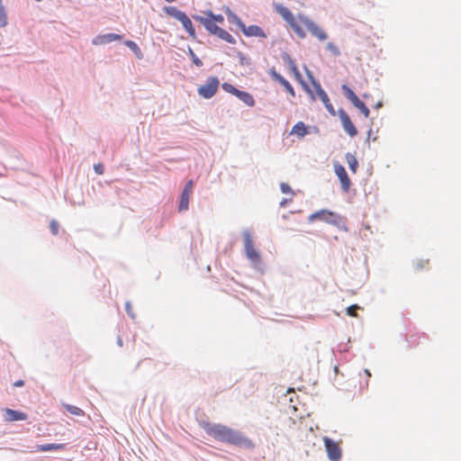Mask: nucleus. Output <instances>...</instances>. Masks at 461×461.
Here are the masks:
<instances>
[{
	"label": "nucleus",
	"mask_w": 461,
	"mask_h": 461,
	"mask_svg": "<svg viewBox=\"0 0 461 461\" xmlns=\"http://www.w3.org/2000/svg\"><path fill=\"white\" fill-rule=\"evenodd\" d=\"M276 10L299 38L304 39L306 37V32L303 29L305 27L320 41H324L328 39L327 32L304 14H299L295 16L287 7L282 5H276Z\"/></svg>",
	"instance_id": "nucleus-1"
},
{
	"label": "nucleus",
	"mask_w": 461,
	"mask_h": 461,
	"mask_svg": "<svg viewBox=\"0 0 461 461\" xmlns=\"http://www.w3.org/2000/svg\"><path fill=\"white\" fill-rule=\"evenodd\" d=\"M204 431L214 439L230 445L253 448V441L240 431L222 424H213L206 421L200 423Z\"/></svg>",
	"instance_id": "nucleus-2"
},
{
	"label": "nucleus",
	"mask_w": 461,
	"mask_h": 461,
	"mask_svg": "<svg viewBox=\"0 0 461 461\" xmlns=\"http://www.w3.org/2000/svg\"><path fill=\"white\" fill-rule=\"evenodd\" d=\"M321 221L328 224L338 226L340 221V217L338 213L329 210H320L309 215L308 221L313 222L315 221Z\"/></svg>",
	"instance_id": "nucleus-3"
},
{
	"label": "nucleus",
	"mask_w": 461,
	"mask_h": 461,
	"mask_svg": "<svg viewBox=\"0 0 461 461\" xmlns=\"http://www.w3.org/2000/svg\"><path fill=\"white\" fill-rule=\"evenodd\" d=\"M220 81L216 77L207 78L205 84L198 87V94L205 99L212 98L219 88Z\"/></svg>",
	"instance_id": "nucleus-4"
},
{
	"label": "nucleus",
	"mask_w": 461,
	"mask_h": 461,
	"mask_svg": "<svg viewBox=\"0 0 461 461\" xmlns=\"http://www.w3.org/2000/svg\"><path fill=\"white\" fill-rule=\"evenodd\" d=\"M342 91L345 96L357 107L366 118L369 117L370 111L367 106L357 97V95L347 85H342Z\"/></svg>",
	"instance_id": "nucleus-5"
},
{
	"label": "nucleus",
	"mask_w": 461,
	"mask_h": 461,
	"mask_svg": "<svg viewBox=\"0 0 461 461\" xmlns=\"http://www.w3.org/2000/svg\"><path fill=\"white\" fill-rule=\"evenodd\" d=\"M244 239V249L247 258L253 263L258 264L260 262V255L258 250L255 249L251 235L249 231H245L243 233Z\"/></svg>",
	"instance_id": "nucleus-6"
},
{
	"label": "nucleus",
	"mask_w": 461,
	"mask_h": 461,
	"mask_svg": "<svg viewBox=\"0 0 461 461\" xmlns=\"http://www.w3.org/2000/svg\"><path fill=\"white\" fill-rule=\"evenodd\" d=\"M237 25L240 28L242 32L248 37H259L266 38L267 34L258 25L246 26L237 16H234Z\"/></svg>",
	"instance_id": "nucleus-7"
},
{
	"label": "nucleus",
	"mask_w": 461,
	"mask_h": 461,
	"mask_svg": "<svg viewBox=\"0 0 461 461\" xmlns=\"http://www.w3.org/2000/svg\"><path fill=\"white\" fill-rule=\"evenodd\" d=\"M323 441L329 459L331 461L339 460L341 458V447L339 443L327 437L324 438Z\"/></svg>",
	"instance_id": "nucleus-8"
},
{
	"label": "nucleus",
	"mask_w": 461,
	"mask_h": 461,
	"mask_svg": "<svg viewBox=\"0 0 461 461\" xmlns=\"http://www.w3.org/2000/svg\"><path fill=\"white\" fill-rule=\"evenodd\" d=\"M339 117L340 119L342 127L344 131L351 137H355L357 134V130L355 127L354 123L351 122L348 114L343 110L339 109L338 111Z\"/></svg>",
	"instance_id": "nucleus-9"
},
{
	"label": "nucleus",
	"mask_w": 461,
	"mask_h": 461,
	"mask_svg": "<svg viewBox=\"0 0 461 461\" xmlns=\"http://www.w3.org/2000/svg\"><path fill=\"white\" fill-rule=\"evenodd\" d=\"M334 171H335L336 176L339 177V179L340 181L342 189L345 192H348L350 188L351 181L346 172L345 167L339 163H335L334 164Z\"/></svg>",
	"instance_id": "nucleus-10"
},
{
	"label": "nucleus",
	"mask_w": 461,
	"mask_h": 461,
	"mask_svg": "<svg viewBox=\"0 0 461 461\" xmlns=\"http://www.w3.org/2000/svg\"><path fill=\"white\" fill-rule=\"evenodd\" d=\"M193 180H189L185 185L180 197L179 211H186L188 209L189 198L193 191Z\"/></svg>",
	"instance_id": "nucleus-11"
},
{
	"label": "nucleus",
	"mask_w": 461,
	"mask_h": 461,
	"mask_svg": "<svg viewBox=\"0 0 461 461\" xmlns=\"http://www.w3.org/2000/svg\"><path fill=\"white\" fill-rule=\"evenodd\" d=\"M122 39V36L117 33H106L96 36L93 40L94 45H104L110 43L114 41H120Z\"/></svg>",
	"instance_id": "nucleus-12"
},
{
	"label": "nucleus",
	"mask_w": 461,
	"mask_h": 461,
	"mask_svg": "<svg viewBox=\"0 0 461 461\" xmlns=\"http://www.w3.org/2000/svg\"><path fill=\"white\" fill-rule=\"evenodd\" d=\"M269 74L271 77L277 81L281 86H283L292 96L295 95V92L292 85L284 77L278 74L275 68H271Z\"/></svg>",
	"instance_id": "nucleus-13"
},
{
	"label": "nucleus",
	"mask_w": 461,
	"mask_h": 461,
	"mask_svg": "<svg viewBox=\"0 0 461 461\" xmlns=\"http://www.w3.org/2000/svg\"><path fill=\"white\" fill-rule=\"evenodd\" d=\"M194 19L200 22L211 34H215L220 28L216 23H214L213 20L209 19L208 17L196 15L194 16Z\"/></svg>",
	"instance_id": "nucleus-14"
},
{
	"label": "nucleus",
	"mask_w": 461,
	"mask_h": 461,
	"mask_svg": "<svg viewBox=\"0 0 461 461\" xmlns=\"http://www.w3.org/2000/svg\"><path fill=\"white\" fill-rule=\"evenodd\" d=\"M5 420L7 421L24 420L27 419V415L24 412L14 411L12 409H5Z\"/></svg>",
	"instance_id": "nucleus-15"
},
{
	"label": "nucleus",
	"mask_w": 461,
	"mask_h": 461,
	"mask_svg": "<svg viewBox=\"0 0 461 461\" xmlns=\"http://www.w3.org/2000/svg\"><path fill=\"white\" fill-rule=\"evenodd\" d=\"M179 22L182 23L184 29L187 32L188 35L191 38L195 39L196 38L195 30H194V27L193 23L190 20V18L185 14L181 17Z\"/></svg>",
	"instance_id": "nucleus-16"
},
{
	"label": "nucleus",
	"mask_w": 461,
	"mask_h": 461,
	"mask_svg": "<svg viewBox=\"0 0 461 461\" xmlns=\"http://www.w3.org/2000/svg\"><path fill=\"white\" fill-rule=\"evenodd\" d=\"M290 133L303 138L309 133V131L308 127L303 122H298L293 126Z\"/></svg>",
	"instance_id": "nucleus-17"
},
{
	"label": "nucleus",
	"mask_w": 461,
	"mask_h": 461,
	"mask_svg": "<svg viewBox=\"0 0 461 461\" xmlns=\"http://www.w3.org/2000/svg\"><path fill=\"white\" fill-rule=\"evenodd\" d=\"M237 97L249 107H253L255 105V99L249 92L240 90Z\"/></svg>",
	"instance_id": "nucleus-18"
},
{
	"label": "nucleus",
	"mask_w": 461,
	"mask_h": 461,
	"mask_svg": "<svg viewBox=\"0 0 461 461\" xmlns=\"http://www.w3.org/2000/svg\"><path fill=\"white\" fill-rule=\"evenodd\" d=\"M345 158H346V161L349 167V169L350 171L353 173V174H356L357 171V167H358V161L357 159V158L355 157V155L348 152L346 155H345Z\"/></svg>",
	"instance_id": "nucleus-19"
},
{
	"label": "nucleus",
	"mask_w": 461,
	"mask_h": 461,
	"mask_svg": "<svg viewBox=\"0 0 461 461\" xmlns=\"http://www.w3.org/2000/svg\"><path fill=\"white\" fill-rule=\"evenodd\" d=\"M214 35L218 36L220 39L225 41L228 43H230V44L236 43L235 38L231 34H230L227 31L221 29V28H219V30L217 31V32Z\"/></svg>",
	"instance_id": "nucleus-20"
},
{
	"label": "nucleus",
	"mask_w": 461,
	"mask_h": 461,
	"mask_svg": "<svg viewBox=\"0 0 461 461\" xmlns=\"http://www.w3.org/2000/svg\"><path fill=\"white\" fill-rule=\"evenodd\" d=\"M164 12H165L167 15H169V16H171V17L175 18V19H176V20H177V21H179V20L181 19V17L185 14V13H184V12H182V11L178 10V9H177L176 7H175V6H167V7H165V8H164Z\"/></svg>",
	"instance_id": "nucleus-21"
},
{
	"label": "nucleus",
	"mask_w": 461,
	"mask_h": 461,
	"mask_svg": "<svg viewBox=\"0 0 461 461\" xmlns=\"http://www.w3.org/2000/svg\"><path fill=\"white\" fill-rule=\"evenodd\" d=\"M65 448V444H46L37 446L38 451L60 450Z\"/></svg>",
	"instance_id": "nucleus-22"
},
{
	"label": "nucleus",
	"mask_w": 461,
	"mask_h": 461,
	"mask_svg": "<svg viewBox=\"0 0 461 461\" xmlns=\"http://www.w3.org/2000/svg\"><path fill=\"white\" fill-rule=\"evenodd\" d=\"M294 76L295 77V78L302 84L303 89L311 95V97L312 99H315V96L313 95V92L311 90V88L303 82V78H302V75L298 69V68H296V70H292Z\"/></svg>",
	"instance_id": "nucleus-23"
},
{
	"label": "nucleus",
	"mask_w": 461,
	"mask_h": 461,
	"mask_svg": "<svg viewBox=\"0 0 461 461\" xmlns=\"http://www.w3.org/2000/svg\"><path fill=\"white\" fill-rule=\"evenodd\" d=\"M312 86L314 88V91L316 92L318 97L321 99V100H323V99H326L328 96V95L326 94V92L322 89L321 84L319 82H317L316 80H314L313 78L312 79Z\"/></svg>",
	"instance_id": "nucleus-24"
},
{
	"label": "nucleus",
	"mask_w": 461,
	"mask_h": 461,
	"mask_svg": "<svg viewBox=\"0 0 461 461\" xmlns=\"http://www.w3.org/2000/svg\"><path fill=\"white\" fill-rule=\"evenodd\" d=\"M63 407L72 415H75V416H84L85 415V411L82 409H80L75 405L64 403Z\"/></svg>",
	"instance_id": "nucleus-25"
},
{
	"label": "nucleus",
	"mask_w": 461,
	"mask_h": 461,
	"mask_svg": "<svg viewBox=\"0 0 461 461\" xmlns=\"http://www.w3.org/2000/svg\"><path fill=\"white\" fill-rule=\"evenodd\" d=\"M221 86L225 92L230 93L235 96H237V95L240 91L233 85L230 84V83H223Z\"/></svg>",
	"instance_id": "nucleus-26"
},
{
	"label": "nucleus",
	"mask_w": 461,
	"mask_h": 461,
	"mask_svg": "<svg viewBox=\"0 0 461 461\" xmlns=\"http://www.w3.org/2000/svg\"><path fill=\"white\" fill-rule=\"evenodd\" d=\"M327 50L332 54L334 55L335 57H338L340 55V51H339V47L334 44L333 42H329L327 44Z\"/></svg>",
	"instance_id": "nucleus-27"
},
{
	"label": "nucleus",
	"mask_w": 461,
	"mask_h": 461,
	"mask_svg": "<svg viewBox=\"0 0 461 461\" xmlns=\"http://www.w3.org/2000/svg\"><path fill=\"white\" fill-rule=\"evenodd\" d=\"M321 102L323 103L324 106L326 107V109L328 110V112L331 115H333V116L336 115V111H335L332 104L330 103L329 97H327L326 99L321 100Z\"/></svg>",
	"instance_id": "nucleus-28"
},
{
	"label": "nucleus",
	"mask_w": 461,
	"mask_h": 461,
	"mask_svg": "<svg viewBox=\"0 0 461 461\" xmlns=\"http://www.w3.org/2000/svg\"><path fill=\"white\" fill-rule=\"evenodd\" d=\"M7 24V16L3 5H0V27H5Z\"/></svg>",
	"instance_id": "nucleus-29"
},
{
	"label": "nucleus",
	"mask_w": 461,
	"mask_h": 461,
	"mask_svg": "<svg viewBox=\"0 0 461 461\" xmlns=\"http://www.w3.org/2000/svg\"><path fill=\"white\" fill-rule=\"evenodd\" d=\"M283 59L288 64L291 71L296 70L297 65H296L295 61L293 59H291V57L289 55H287V54L284 55Z\"/></svg>",
	"instance_id": "nucleus-30"
},
{
	"label": "nucleus",
	"mask_w": 461,
	"mask_h": 461,
	"mask_svg": "<svg viewBox=\"0 0 461 461\" xmlns=\"http://www.w3.org/2000/svg\"><path fill=\"white\" fill-rule=\"evenodd\" d=\"M358 309H360V307L357 304L350 305L347 308V313L351 317H357V311Z\"/></svg>",
	"instance_id": "nucleus-31"
},
{
	"label": "nucleus",
	"mask_w": 461,
	"mask_h": 461,
	"mask_svg": "<svg viewBox=\"0 0 461 461\" xmlns=\"http://www.w3.org/2000/svg\"><path fill=\"white\" fill-rule=\"evenodd\" d=\"M189 55L194 62V64L196 66V67H202L203 66V62L202 60L194 54V52L193 51L192 49H189Z\"/></svg>",
	"instance_id": "nucleus-32"
},
{
	"label": "nucleus",
	"mask_w": 461,
	"mask_h": 461,
	"mask_svg": "<svg viewBox=\"0 0 461 461\" xmlns=\"http://www.w3.org/2000/svg\"><path fill=\"white\" fill-rule=\"evenodd\" d=\"M208 18L213 20L214 23H222L223 21H224V18H223V16L221 14H216L215 15V14H213L212 13H210L208 14Z\"/></svg>",
	"instance_id": "nucleus-33"
},
{
	"label": "nucleus",
	"mask_w": 461,
	"mask_h": 461,
	"mask_svg": "<svg viewBox=\"0 0 461 461\" xmlns=\"http://www.w3.org/2000/svg\"><path fill=\"white\" fill-rule=\"evenodd\" d=\"M59 223L58 221H56L55 220H52L50 223V229L51 230V232L54 234V235H57L58 232H59Z\"/></svg>",
	"instance_id": "nucleus-34"
},
{
	"label": "nucleus",
	"mask_w": 461,
	"mask_h": 461,
	"mask_svg": "<svg viewBox=\"0 0 461 461\" xmlns=\"http://www.w3.org/2000/svg\"><path fill=\"white\" fill-rule=\"evenodd\" d=\"M280 188H281V191L284 194H290V193H292V188L290 187V185L288 184L282 183L280 185Z\"/></svg>",
	"instance_id": "nucleus-35"
},
{
	"label": "nucleus",
	"mask_w": 461,
	"mask_h": 461,
	"mask_svg": "<svg viewBox=\"0 0 461 461\" xmlns=\"http://www.w3.org/2000/svg\"><path fill=\"white\" fill-rule=\"evenodd\" d=\"M94 168L97 175H103L104 172V167L103 164H96L95 165Z\"/></svg>",
	"instance_id": "nucleus-36"
},
{
	"label": "nucleus",
	"mask_w": 461,
	"mask_h": 461,
	"mask_svg": "<svg viewBox=\"0 0 461 461\" xmlns=\"http://www.w3.org/2000/svg\"><path fill=\"white\" fill-rule=\"evenodd\" d=\"M126 45H127L128 47H130L131 49H132V50H134V49H137V48H138V47H137V45H136V43H135L134 41H126Z\"/></svg>",
	"instance_id": "nucleus-37"
},
{
	"label": "nucleus",
	"mask_w": 461,
	"mask_h": 461,
	"mask_svg": "<svg viewBox=\"0 0 461 461\" xmlns=\"http://www.w3.org/2000/svg\"><path fill=\"white\" fill-rule=\"evenodd\" d=\"M429 265V260H425V261H422L420 260V262L417 263V267H423L424 266H427Z\"/></svg>",
	"instance_id": "nucleus-38"
},
{
	"label": "nucleus",
	"mask_w": 461,
	"mask_h": 461,
	"mask_svg": "<svg viewBox=\"0 0 461 461\" xmlns=\"http://www.w3.org/2000/svg\"><path fill=\"white\" fill-rule=\"evenodd\" d=\"M125 309H126V311H127V312H128L129 314L132 315V314H131V303H127L125 304Z\"/></svg>",
	"instance_id": "nucleus-39"
},
{
	"label": "nucleus",
	"mask_w": 461,
	"mask_h": 461,
	"mask_svg": "<svg viewBox=\"0 0 461 461\" xmlns=\"http://www.w3.org/2000/svg\"><path fill=\"white\" fill-rule=\"evenodd\" d=\"M23 380H19L14 383V386H23Z\"/></svg>",
	"instance_id": "nucleus-40"
},
{
	"label": "nucleus",
	"mask_w": 461,
	"mask_h": 461,
	"mask_svg": "<svg viewBox=\"0 0 461 461\" xmlns=\"http://www.w3.org/2000/svg\"><path fill=\"white\" fill-rule=\"evenodd\" d=\"M364 372H365V374L366 375L367 379H369V378L371 377V373H370V371H369L368 369H365V370H364Z\"/></svg>",
	"instance_id": "nucleus-41"
},
{
	"label": "nucleus",
	"mask_w": 461,
	"mask_h": 461,
	"mask_svg": "<svg viewBox=\"0 0 461 461\" xmlns=\"http://www.w3.org/2000/svg\"><path fill=\"white\" fill-rule=\"evenodd\" d=\"M117 343H118V345H119L120 347H122V339L120 337H118V339H117Z\"/></svg>",
	"instance_id": "nucleus-42"
},
{
	"label": "nucleus",
	"mask_w": 461,
	"mask_h": 461,
	"mask_svg": "<svg viewBox=\"0 0 461 461\" xmlns=\"http://www.w3.org/2000/svg\"><path fill=\"white\" fill-rule=\"evenodd\" d=\"M381 106H382V104H381V103H378V104H376V108H379V107H381Z\"/></svg>",
	"instance_id": "nucleus-43"
},
{
	"label": "nucleus",
	"mask_w": 461,
	"mask_h": 461,
	"mask_svg": "<svg viewBox=\"0 0 461 461\" xmlns=\"http://www.w3.org/2000/svg\"><path fill=\"white\" fill-rule=\"evenodd\" d=\"M334 370H335V372L337 373V372L339 371L338 366H335Z\"/></svg>",
	"instance_id": "nucleus-44"
}]
</instances>
